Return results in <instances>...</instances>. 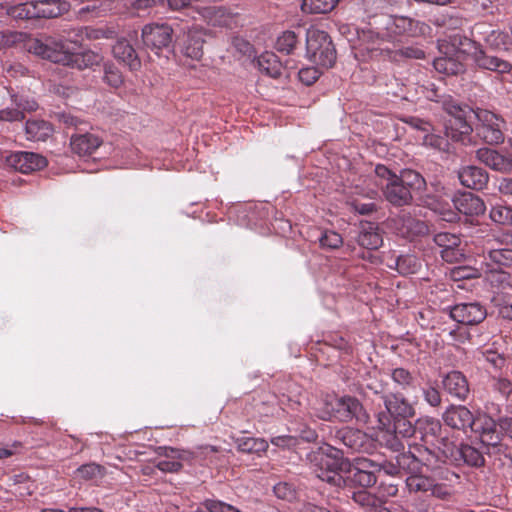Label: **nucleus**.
I'll list each match as a JSON object with an SVG mask.
<instances>
[{
	"instance_id": "obj_5",
	"label": "nucleus",
	"mask_w": 512,
	"mask_h": 512,
	"mask_svg": "<svg viewBox=\"0 0 512 512\" xmlns=\"http://www.w3.org/2000/svg\"><path fill=\"white\" fill-rule=\"evenodd\" d=\"M357 43L355 47L358 53L364 57L375 60H389L395 57L392 44L386 34L380 35L371 28L357 29Z\"/></svg>"
},
{
	"instance_id": "obj_41",
	"label": "nucleus",
	"mask_w": 512,
	"mask_h": 512,
	"mask_svg": "<svg viewBox=\"0 0 512 512\" xmlns=\"http://www.w3.org/2000/svg\"><path fill=\"white\" fill-rule=\"evenodd\" d=\"M410 418H399L394 420L393 431L398 434L402 439L408 442L417 441V424L414 426Z\"/></svg>"
},
{
	"instance_id": "obj_59",
	"label": "nucleus",
	"mask_w": 512,
	"mask_h": 512,
	"mask_svg": "<svg viewBox=\"0 0 512 512\" xmlns=\"http://www.w3.org/2000/svg\"><path fill=\"white\" fill-rule=\"evenodd\" d=\"M350 205L354 212L361 215H369L377 210V206L374 202H363L360 199H353Z\"/></svg>"
},
{
	"instance_id": "obj_42",
	"label": "nucleus",
	"mask_w": 512,
	"mask_h": 512,
	"mask_svg": "<svg viewBox=\"0 0 512 512\" xmlns=\"http://www.w3.org/2000/svg\"><path fill=\"white\" fill-rule=\"evenodd\" d=\"M485 24H478L475 29L480 34H485V42L492 48H499L501 45H505L508 39V34L500 30H488Z\"/></svg>"
},
{
	"instance_id": "obj_27",
	"label": "nucleus",
	"mask_w": 512,
	"mask_h": 512,
	"mask_svg": "<svg viewBox=\"0 0 512 512\" xmlns=\"http://www.w3.org/2000/svg\"><path fill=\"white\" fill-rule=\"evenodd\" d=\"M461 184L474 190H482L489 181L488 173L477 166H466L458 172Z\"/></svg>"
},
{
	"instance_id": "obj_10",
	"label": "nucleus",
	"mask_w": 512,
	"mask_h": 512,
	"mask_svg": "<svg viewBox=\"0 0 512 512\" xmlns=\"http://www.w3.org/2000/svg\"><path fill=\"white\" fill-rule=\"evenodd\" d=\"M358 421H365L367 418L360 401L354 397L344 396L335 399L331 403L330 419H335L340 422H349L352 419Z\"/></svg>"
},
{
	"instance_id": "obj_13",
	"label": "nucleus",
	"mask_w": 512,
	"mask_h": 512,
	"mask_svg": "<svg viewBox=\"0 0 512 512\" xmlns=\"http://www.w3.org/2000/svg\"><path fill=\"white\" fill-rule=\"evenodd\" d=\"M173 29L170 25L149 24L142 29V40L146 47L151 50L167 48L172 43Z\"/></svg>"
},
{
	"instance_id": "obj_31",
	"label": "nucleus",
	"mask_w": 512,
	"mask_h": 512,
	"mask_svg": "<svg viewBox=\"0 0 512 512\" xmlns=\"http://www.w3.org/2000/svg\"><path fill=\"white\" fill-rule=\"evenodd\" d=\"M53 134V126L42 119H29L25 123V135L29 141H46Z\"/></svg>"
},
{
	"instance_id": "obj_19",
	"label": "nucleus",
	"mask_w": 512,
	"mask_h": 512,
	"mask_svg": "<svg viewBox=\"0 0 512 512\" xmlns=\"http://www.w3.org/2000/svg\"><path fill=\"white\" fill-rule=\"evenodd\" d=\"M418 22L405 16L391 17L386 23L385 34L392 46L401 42L403 36H414L417 31Z\"/></svg>"
},
{
	"instance_id": "obj_57",
	"label": "nucleus",
	"mask_w": 512,
	"mask_h": 512,
	"mask_svg": "<svg viewBox=\"0 0 512 512\" xmlns=\"http://www.w3.org/2000/svg\"><path fill=\"white\" fill-rule=\"evenodd\" d=\"M104 81L111 87L117 88L122 84L123 78L117 68L108 66L105 68Z\"/></svg>"
},
{
	"instance_id": "obj_48",
	"label": "nucleus",
	"mask_w": 512,
	"mask_h": 512,
	"mask_svg": "<svg viewBox=\"0 0 512 512\" xmlns=\"http://www.w3.org/2000/svg\"><path fill=\"white\" fill-rule=\"evenodd\" d=\"M350 482L362 489H366L377 482V477L373 471H359L353 469Z\"/></svg>"
},
{
	"instance_id": "obj_23",
	"label": "nucleus",
	"mask_w": 512,
	"mask_h": 512,
	"mask_svg": "<svg viewBox=\"0 0 512 512\" xmlns=\"http://www.w3.org/2000/svg\"><path fill=\"white\" fill-rule=\"evenodd\" d=\"M454 208L458 214L466 216H479L484 214L486 207L483 200L470 192H465L456 196L454 199Z\"/></svg>"
},
{
	"instance_id": "obj_25",
	"label": "nucleus",
	"mask_w": 512,
	"mask_h": 512,
	"mask_svg": "<svg viewBox=\"0 0 512 512\" xmlns=\"http://www.w3.org/2000/svg\"><path fill=\"white\" fill-rule=\"evenodd\" d=\"M476 66L480 69L490 70L499 74L509 73L512 70V64L496 56L488 55L480 45L472 57Z\"/></svg>"
},
{
	"instance_id": "obj_45",
	"label": "nucleus",
	"mask_w": 512,
	"mask_h": 512,
	"mask_svg": "<svg viewBox=\"0 0 512 512\" xmlns=\"http://www.w3.org/2000/svg\"><path fill=\"white\" fill-rule=\"evenodd\" d=\"M238 449L246 453H260L268 449V443L261 438L245 437L238 440Z\"/></svg>"
},
{
	"instance_id": "obj_51",
	"label": "nucleus",
	"mask_w": 512,
	"mask_h": 512,
	"mask_svg": "<svg viewBox=\"0 0 512 512\" xmlns=\"http://www.w3.org/2000/svg\"><path fill=\"white\" fill-rule=\"evenodd\" d=\"M446 137L433 133V131L425 133L423 136V144L428 147H432L439 150H448V140L450 138L445 132Z\"/></svg>"
},
{
	"instance_id": "obj_8",
	"label": "nucleus",
	"mask_w": 512,
	"mask_h": 512,
	"mask_svg": "<svg viewBox=\"0 0 512 512\" xmlns=\"http://www.w3.org/2000/svg\"><path fill=\"white\" fill-rule=\"evenodd\" d=\"M387 413L378 414V423L380 428L390 427L391 419L412 418L415 415L414 407L399 394H388L383 396Z\"/></svg>"
},
{
	"instance_id": "obj_35",
	"label": "nucleus",
	"mask_w": 512,
	"mask_h": 512,
	"mask_svg": "<svg viewBox=\"0 0 512 512\" xmlns=\"http://www.w3.org/2000/svg\"><path fill=\"white\" fill-rule=\"evenodd\" d=\"M387 265L390 268H395L402 275L413 274L420 266L418 259L413 255L391 257Z\"/></svg>"
},
{
	"instance_id": "obj_29",
	"label": "nucleus",
	"mask_w": 512,
	"mask_h": 512,
	"mask_svg": "<svg viewBox=\"0 0 512 512\" xmlns=\"http://www.w3.org/2000/svg\"><path fill=\"white\" fill-rule=\"evenodd\" d=\"M442 425L438 419L424 417L417 421V436L421 445L429 447L441 433Z\"/></svg>"
},
{
	"instance_id": "obj_60",
	"label": "nucleus",
	"mask_w": 512,
	"mask_h": 512,
	"mask_svg": "<svg viewBox=\"0 0 512 512\" xmlns=\"http://www.w3.org/2000/svg\"><path fill=\"white\" fill-rule=\"evenodd\" d=\"M389 428L387 429V433L383 436L386 442V445L393 451H400L404 449L405 444L400 439V436L396 434L394 431L390 432Z\"/></svg>"
},
{
	"instance_id": "obj_26",
	"label": "nucleus",
	"mask_w": 512,
	"mask_h": 512,
	"mask_svg": "<svg viewBox=\"0 0 512 512\" xmlns=\"http://www.w3.org/2000/svg\"><path fill=\"white\" fill-rule=\"evenodd\" d=\"M444 390L452 397L464 401L469 395L470 389L466 377L459 371L448 373L443 381Z\"/></svg>"
},
{
	"instance_id": "obj_18",
	"label": "nucleus",
	"mask_w": 512,
	"mask_h": 512,
	"mask_svg": "<svg viewBox=\"0 0 512 512\" xmlns=\"http://www.w3.org/2000/svg\"><path fill=\"white\" fill-rule=\"evenodd\" d=\"M9 164L17 171L28 174L47 166L44 156L28 151H16L8 157Z\"/></svg>"
},
{
	"instance_id": "obj_52",
	"label": "nucleus",
	"mask_w": 512,
	"mask_h": 512,
	"mask_svg": "<svg viewBox=\"0 0 512 512\" xmlns=\"http://www.w3.org/2000/svg\"><path fill=\"white\" fill-rule=\"evenodd\" d=\"M391 378L399 385L402 389H407L409 387H412L415 381V378L413 375L404 368H395L392 370Z\"/></svg>"
},
{
	"instance_id": "obj_63",
	"label": "nucleus",
	"mask_w": 512,
	"mask_h": 512,
	"mask_svg": "<svg viewBox=\"0 0 512 512\" xmlns=\"http://www.w3.org/2000/svg\"><path fill=\"white\" fill-rule=\"evenodd\" d=\"M76 472L80 478L89 480L100 473V466L96 464H85L79 467Z\"/></svg>"
},
{
	"instance_id": "obj_22",
	"label": "nucleus",
	"mask_w": 512,
	"mask_h": 512,
	"mask_svg": "<svg viewBox=\"0 0 512 512\" xmlns=\"http://www.w3.org/2000/svg\"><path fill=\"white\" fill-rule=\"evenodd\" d=\"M335 438L353 452L367 451L371 445L366 433L349 427L338 430Z\"/></svg>"
},
{
	"instance_id": "obj_37",
	"label": "nucleus",
	"mask_w": 512,
	"mask_h": 512,
	"mask_svg": "<svg viewBox=\"0 0 512 512\" xmlns=\"http://www.w3.org/2000/svg\"><path fill=\"white\" fill-rule=\"evenodd\" d=\"M406 485L410 492H429L436 493V485L429 477L423 476L420 473L410 474L406 479Z\"/></svg>"
},
{
	"instance_id": "obj_38",
	"label": "nucleus",
	"mask_w": 512,
	"mask_h": 512,
	"mask_svg": "<svg viewBox=\"0 0 512 512\" xmlns=\"http://www.w3.org/2000/svg\"><path fill=\"white\" fill-rule=\"evenodd\" d=\"M340 0H303L301 10L306 14H326L331 12Z\"/></svg>"
},
{
	"instance_id": "obj_32",
	"label": "nucleus",
	"mask_w": 512,
	"mask_h": 512,
	"mask_svg": "<svg viewBox=\"0 0 512 512\" xmlns=\"http://www.w3.org/2000/svg\"><path fill=\"white\" fill-rule=\"evenodd\" d=\"M433 66L439 73L445 75H458L465 71L464 64L455 56H441L434 60Z\"/></svg>"
},
{
	"instance_id": "obj_34",
	"label": "nucleus",
	"mask_w": 512,
	"mask_h": 512,
	"mask_svg": "<svg viewBox=\"0 0 512 512\" xmlns=\"http://www.w3.org/2000/svg\"><path fill=\"white\" fill-rule=\"evenodd\" d=\"M204 16L212 26L231 28L235 24V17L223 7H209Z\"/></svg>"
},
{
	"instance_id": "obj_30",
	"label": "nucleus",
	"mask_w": 512,
	"mask_h": 512,
	"mask_svg": "<svg viewBox=\"0 0 512 512\" xmlns=\"http://www.w3.org/2000/svg\"><path fill=\"white\" fill-rule=\"evenodd\" d=\"M113 54L115 58L127 64L131 70H136L141 65L134 47L125 38L119 39L116 42L113 46Z\"/></svg>"
},
{
	"instance_id": "obj_54",
	"label": "nucleus",
	"mask_w": 512,
	"mask_h": 512,
	"mask_svg": "<svg viewBox=\"0 0 512 512\" xmlns=\"http://www.w3.org/2000/svg\"><path fill=\"white\" fill-rule=\"evenodd\" d=\"M274 494L279 499L292 501L296 498V490L293 484L288 482H279L273 488Z\"/></svg>"
},
{
	"instance_id": "obj_2",
	"label": "nucleus",
	"mask_w": 512,
	"mask_h": 512,
	"mask_svg": "<svg viewBox=\"0 0 512 512\" xmlns=\"http://www.w3.org/2000/svg\"><path fill=\"white\" fill-rule=\"evenodd\" d=\"M311 468L322 481L342 487L346 485L342 473L350 472L351 464L340 449L325 444L312 454Z\"/></svg>"
},
{
	"instance_id": "obj_47",
	"label": "nucleus",
	"mask_w": 512,
	"mask_h": 512,
	"mask_svg": "<svg viewBox=\"0 0 512 512\" xmlns=\"http://www.w3.org/2000/svg\"><path fill=\"white\" fill-rule=\"evenodd\" d=\"M114 31L104 28H94L91 26L81 27L78 30L77 35L81 37L82 40H99V39H108L113 36Z\"/></svg>"
},
{
	"instance_id": "obj_56",
	"label": "nucleus",
	"mask_w": 512,
	"mask_h": 512,
	"mask_svg": "<svg viewBox=\"0 0 512 512\" xmlns=\"http://www.w3.org/2000/svg\"><path fill=\"white\" fill-rule=\"evenodd\" d=\"M321 72L316 67H306L300 69L298 75L299 80L309 86L315 83L320 77Z\"/></svg>"
},
{
	"instance_id": "obj_16",
	"label": "nucleus",
	"mask_w": 512,
	"mask_h": 512,
	"mask_svg": "<svg viewBox=\"0 0 512 512\" xmlns=\"http://www.w3.org/2000/svg\"><path fill=\"white\" fill-rule=\"evenodd\" d=\"M442 419L450 428L464 433L468 430L472 432L477 421V417L463 405H450L443 413Z\"/></svg>"
},
{
	"instance_id": "obj_7",
	"label": "nucleus",
	"mask_w": 512,
	"mask_h": 512,
	"mask_svg": "<svg viewBox=\"0 0 512 512\" xmlns=\"http://www.w3.org/2000/svg\"><path fill=\"white\" fill-rule=\"evenodd\" d=\"M376 184L381 187L385 198L395 206L410 204L413 195L409 188L399 181V178L385 165L375 167Z\"/></svg>"
},
{
	"instance_id": "obj_21",
	"label": "nucleus",
	"mask_w": 512,
	"mask_h": 512,
	"mask_svg": "<svg viewBox=\"0 0 512 512\" xmlns=\"http://www.w3.org/2000/svg\"><path fill=\"white\" fill-rule=\"evenodd\" d=\"M476 158L494 171L512 172V156H505L494 149L483 147L476 151Z\"/></svg>"
},
{
	"instance_id": "obj_12",
	"label": "nucleus",
	"mask_w": 512,
	"mask_h": 512,
	"mask_svg": "<svg viewBox=\"0 0 512 512\" xmlns=\"http://www.w3.org/2000/svg\"><path fill=\"white\" fill-rule=\"evenodd\" d=\"M9 97L8 104L0 109V120L19 121L24 119L25 112H33L38 108L37 102L27 95L13 94L9 90Z\"/></svg>"
},
{
	"instance_id": "obj_50",
	"label": "nucleus",
	"mask_w": 512,
	"mask_h": 512,
	"mask_svg": "<svg viewBox=\"0 0 512 512\" xmlns=\"http://www.w3.org/2000/svg\"><path fill=\"white\" fill-rule=\"evenodd\" d=\"M510 275L503 269L491 267L487 270L486 279L493 287L504 288L509 285Z\"/></svg>"
},
{
	"instance_id": "obj_11",
	"label": "nucleus",
	"mask_w": 512,
	"mask_h": 512,
	"mask_svg": "<svg viewBox=\"0 0 512 512\" xmlns=\"http://www.w3.org/2000/svg\"><path fill=\"white\" fill-rule=\"evenodd\" d=\"M435 195L426 194L423 198L425 206L439 214L446 222H455L459 219L458 212L454 210V199L450 193L442 187L437 189Z\"/></svg>"
},
{
	"instance_id": "obj_9",
	"label": "nucleus",
	"mask_w": 512,
	"mask_h": 512,
	"mask_svg": "<svg viewBox=\"0 0 512 512\" xmlns=\"http://www.w3.org/2000/svg\"><path fill=\"white\" fill-rule=\"evenodd\" d=\"M58 7L55 5L47 6L45 3L31 1L11 6L7 9V14L14 19L28 20L38 18H56L59 17Z\"/></svg>"
},
{
	"instance_id": "obj_17",
	"label": "nucleus",
	"mask_w": 512,
	"mask_h": 512,
	"mask_svg": "<svg viewBox=\"0 0 512 512\" xmlns=\"http://www.w3.org/2000/svg\"><path fill=\"white\" fill-rule=\"evenodd\" d=\"M47 58L52 59L56 63H61L63 66L83 70L94 65H98L101 61V56L93 51H85L82 53H57L53 57L50 54L45 55Z\"/></svg>"
},
{
	"instance_id": "obj_28",
	"label": "nucleus",
	"mask_w": 512,
	"mask_h": 512,
	"mask_svg": "<svg viewBox=\"0 0 512 512\" xmlns=\"http://www.w3.org/2000/svg\"><path fill=\"white\" fill-rule=\"evenodd\" d=\"M357 242L368 250L378 249L383 243L378 225L373 222H361Z\"/></svg>"
},
{
	"instance_id": "obj_24",
	"label": "nucleus",
	"mask_w": 512,
	"mask_h": 512,
	"mask_svg": "<svg viewBox=\"0 0 512 512\" xmlns=\"http://www.w3.org/2000/svg\"><path fill=\"white\" fill-rule=\"evenodd\" d=\"M103 143V139L94 133L74 134L70 139V146L79 156L92 155Z\"/></svg>"
},
{
	"instance_id": "obj_62",
	"label": "nucleus",
	"mask_w": 512,
	"mask_h": 512,
	"mask_svg": "<svg viewBox=\"0 0 512 512\" xmlns=\"http://www.w3.org/2000/svg\"><path fill=\"white\" fill-rule=\"evenodd\" d=\"M493 388L507 398L512 393V382L506 378H496L493 380Z\"/></svg>"
},
{
	"instance_id": "obj_44",
	"label": "nucleus",
	"mask_w": 512,
	"mask_h": 512,
	"mask_svg": "<svg viewBox=\"0 0 512 512\" xmlns=\"http://www.w3.org/2000/svg\"><path fill=\"white\" fill-rule=\"evenodd\" d=\"M299 43V37L296 32L287 30L278 36L275 44L277 51L290 54L294 51Z\"/></svg>"
},
{
	"instance_id": "obj_40",
	"label": "nucleus",
	"mask_w": 512,
	"mask_h": 512,
	"mask_svg": "<svg viewBox=\"0 0 512 512\" xmlns=\"http://www.w3.org/2000/svg\"><path fill=\"white\" fill-rule=\"evenodd\" d=\"M459 459L463 460L465 464L471 467H481L485 463L483 454L475 447L462 444L457 448Z\"/></svg>"
},
{
	"instance_id": "obj_39",
	"label": "nucleus",
	"mask_w": 512,
	"mask_h": 512,
	"mask_svg": "<svg viewBox=\"0 0 512 512\" xmlns=\"http://www.w3.org/2000/svg\"><path fill=\"white\" fill-rule=\"evenodd\" d=\"M398 178L400 182L409 188L412 195L419 194L426 186L425 179L414 170H403Z\"/></svg>"
},
{
	"instance_id": "obj_6",
	"label": "nucleus",
	"mask_w": 512,
	"mask_h": 512,
	"mask_svg": "<svg viewBox=\"0 0 512 512\" xmlns=\"http://www.w3.org/2000/svg\"><path fill=\"white\" fill-rule=\"evenodd\" d=\"M306 52L311 61L324 68L335 64L336 49L325 31L314 28L307 30Z\"/></svg>"
},
{
	"instance_id": "obj_58",
	"label": "nucleus",
	"mask_w": 512,
	"mask_h": 512,
	"mask_svg": "<svg viewBox=\"0 0 512 512\" xmlns=\"http://www.w3.org/2000/svg\"><path fill=\"white\" fill-rule=\"evenodd\" d=\"M352 499L355 503L362 507L372 506L375 504V497L369 493L366 489H359L352 492Z\"/></svg>"
},
{
	"instance_id": "obj_36",
	"label": "nucleus",
	"mask_w": 512,
	"mask_h": 512,
	"mask_svg": "<svg viewBox=\"0 0 512 512\" xmlns=\"http://www.w3.org/2000/svg\"><path fill=\"white\" fill-rule=\"evenodd\" d=\"M449 41L454 51L467 54L471 57H473L475 51H477L480 47L478 42L460 33H454L450 35Z\"/></svg>"
},
{
	"instance_id": "obj_20",
	"label": "nucleus",
	"mask_w": 512,
	"mask_h": 512,
	"mask_svg": "<svg viewBox=\"0 0 512 512\" xmlns=\"http://www.w3.org/2000/svg\"><path fill=\"white\" fill-rule=\"evenodd\" d=\"M204 42V32L197 27H193L187 32H184L182 38L179 40L180 51L188 58L200 60L204 53Z\"/></svg>"
},
{
	"instance_id": "obj_53",
	"label": "nucleus",
	"mask_w": 512,
	"mask_h": 512,
	"mask_svg": "<svg viewBox=\"0 0 512 512\" xmlns=\"http://www.w3.org/2000/svg\"><path fill=\"white\" fill-rule=\"evenodd\" d=\"M319 242L323 248L337 249L342 245L343 239L339 233L332 230H326L319 238Z\"/></svg>"
},
{
	"instance_id": "obj_4",
	"label": "nucleus",
	"mask_w": 512,
	"mask_h": 512,
	"mask_svg": "<svg viewBox=\"0 0 512 512\" xmlns=\"http://www.w3.org/2000/svg\"><path fill=\"white\" fill-rule=\"evenodd\" d=\"M481 443L487 448L490 455H503L512 461V449L503 441L502 429L487 415L477 417L476 424L472 430Z\"/></svg>"
},
{
	"instance_id": "obj_64",
	"label": "nucleus",
	"mask_w": 512,
	"mask_h": 512,
	"mask_svg": "<svg viewBox=\"0 0 512 512\" xmlns=\"http://www.w3.org/2000/svg\"><path fill=\"white\" fill-rule=\"evenodd\" d=\"M271 443L280 448H293L297 446L298 439L290 435L276 436L271 439Z\"/></svg>"
},
{
	"instance_id": "obj_14",
	"label": "nucleus",
	"mask_w": 512,
	"mask_h": 512,
	"mask_svg": "<svg viewBox=\"0 0 512 512\" xmlns=\"http://www.w3.org/2000/svg\"><path fill=\"white\" fill-rule=\"evenodd\" d=\"M450 317L463 325H477L487 317L486 308L479 302L459 303L450 307Z\"/></svg>"
},
{
	"instance_id": "obj_3",
	"label": "nucleus",
	"mask_w": 512,
	"mask_h": 512,
	"mask_svg": "<svg viewBox=\"0 0 512 512\" xmlns=\"http://www.w3.org/2000/svg\"><path fill=\"white\" fill-rule=\"evenodd\" d=\"M407 446V452L400 453L395 457L396 465H391V470H387L389 475H396L400 470L414 474L421 473L423 467L428 470L440 467L442 460L435 450L421 445L417 441L408 442Z\"/></svg>"
},
{
	"instance_id": "obj_46",
	"label": "nucleus",
	"mask_w": 512,
	"mask_h": 512,
	"mask_svg": "<svg viewBox=\"0 0 512 512\" xmlns=\"http://www.w3.org/2000/svg\"><path fill=\"white\" fill-rule=\"evenodd\" d=\"M391 50L395 52V57H390V61H400L402 58L422 59L425 57L424 51L416 46L400 47L397 43L395 47L392 46Z\"/></svg>"
},
{
	"instance_id": "obj_43",
	"label": "nucleus",
	"mask_w": 512,
	"mask_h": 512,
	"mask_svg": "<svg viewBox=\"0 0 512 512\" xmlns=\"http://www.w3.org/2000/svg\"><path fill=\"white\" fill-rule=\"evenodd\" d=\"M489 262L486 263L488 268L496 267L502 269V267H508L512 262V250L511 249H493L488 252V256L485 257Z\"/></svg>"
},
{
	"instance_id": "obj_55",
	"label": "nucleus",
	"mask_w": 512,
	"mask_h": 512,
	"mask_svg": "<svg viewBox=\"0 0 512 512\" xmlns=\"http://www.w3.org/2000/svg\"><path fill=\"white\" fill-rule=\"evenodd\" d=\"M203 505L208 512H242L228 503L215 499H207Z\"/></svg>"
},
{
	"instance_id": "obj_49",
	"label": "nucleus",
	"mask_w": 512,
	"mask_h": 512,
	"mask_svg": "<svg viewBox=\"0 0 512 512\" xmlns=\"http://www.w3.org/2000/svg\"><path fill=\"white\" fill-rule=\"evenodd\" d=\"M490 218L495 223L501 225H510L512 224V208L497 204L491 208Z\"/></svg>"
},
{
	"instance_id": "obj_61",
	"label": "nucleus",
	"mask_w": 512,
	"mask_h": 512,
	"mask_svg": "<svg viewBox=\"0 0 512 512\" xmlns=\"http://www.w3.org/2000/svg\"><path fill=\"white\" fill-rule=\"evenodd\" d=\"M450 338L449 343L452 345H458L464 343L469 338V332L463 327H456L451 329L448 333Z\"/></svg>"
},
{
	"instance_id": "obj_33",
	"label": "nucleus",
	"mask_w": 512,
	"mask_h": 512,
	"mask_svg": "<svg viewBox=\"0 0 512 512\" xmlns=\"http://www.w3.org/2000/svg\"><path fill=\"white\" fill-rule=\"evenodd\" d=\"M259 70L271 78H278L282 74V64L276 54L265 52L258 58Z\"/></svg>"
},
{
	"instance_id": "obj_15",
	"label": "nucleus",
	"mask_w": 512,
	"mask_h": 512,
	"mask_svg": "<svg viewBox=\"0 0 512 512\" xmlns=\"http://www.w3.org/2000/svg\"><path fill=\"white\" fill-rule=\"evenodd\" d=\"M434 242L439 248L441 258L447 263L460 262L464 258L461 239L458 235L440 232L434 236Z\"/></svg>"
},
{
	"instance_id": "obj_1",
	"label": "nucleus",
	"mask_w": 512,
	"mask_h": 512,
	"mask_svg": "<svg viewBox=\"0 0 512 512\" xmlns=\"http://www.w3.org/2000/svg\"><path fill=\"white\" fill-rule=\"evenodd\" d=\"M443 109L448 113L446 120V133L452 141L466 143L470 141L473 127L470 119L476 116L479 124L476 126V134L484 142L490 145H498L504 142L505 121L498 115L488 110L475 112L468 105H460L449 99L442 101Z\"/></svg>"
}]
</instances>
